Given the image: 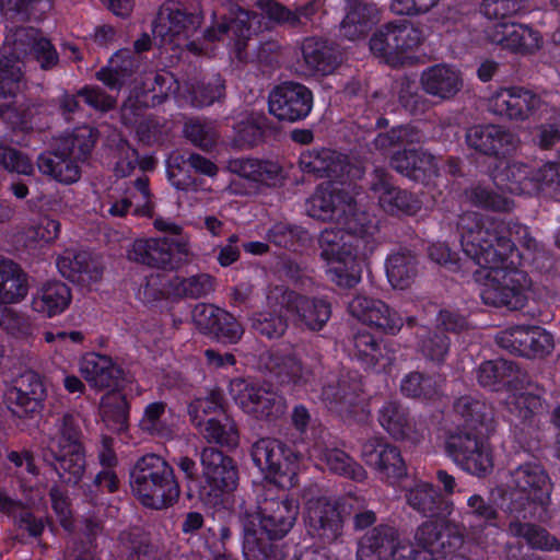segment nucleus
<instances>
[{"mask_svg":"<svg viewBox=\"0 0 560 560\" xmlns=\"http://www.w3.org/2000/svg\"><path fill=\"white\" fill-rule=\"evenodd\" d=\"M408 547H400L399 533L390 525L380 524L358 541V560H400Z\"/></svg>","mask_w":560,"mask_h":560,"instance_id":"obj_22","label":"nucleus"},{"mask_svg":"<svg viewBox=\"0 0 560 560\" xmlns=\"http://www.w3.org/2000/svg\"><path fill=\"white\" fill-rule=\"evenodd\" d=\"M202 476L197 497L201 504L214 512L228 508L238 487L240 471L233 457L215 447H205L200 454Z\"/></svg>","mask_w":560,"mask_h":560,"instance_id":"obj_7","label":"nucleus"},{"mask_svg":"<svg viewBox=\"0 0 560 560\" xmlns=\"http://www.w3.org/2000/svg\"><path fill=\"white\" fill-rule=\"evenodd\" d=\"M314 95L306 85L285 81L273 86L268 95L269 113L280 121L304 120L312 112Z\"/></svg>","mask_w":560,"mask_h":560,"instance_id":"obj_11","label":"nucleus"},{"mask_svg":"<svg viewBox=\"0 0 560 560\" xmlns=\"http://www.w3.org/2000/svg\"><path fill=\"white\" fill-rule=\"evenodd\" d=\"M460 244L467 257L478 266L490 269L480 293L485 304L511 311L526 305L529 289L527 276L518 269L501 268L515 247L504 235L502 223L493 221L488 226L476 223V229L462 234Z\"/></svg>","mask_w":560,"mask_h":560,"instance_id":"obj_1","label":"nucleus"},{"mask_svg":"<svg viewBox=\"0 0 560 560\" xmlns=\"http://www.w3.org/2000/svg\"><path fill=\"white\" fill-rule=\"evenodd\" d=\"M279 135L280 128L277 122L265 114H252L234 125L232 143L238 149H252L276 140Z\"/></svg>","mask_w":560,"mask_h":560,"instance_id":"obj_35","label":"nucleus"},{"mask_svg":"<svg viewBox=\"0 0 560 560\" xmlns=\"http://www.w3.org/2000/svg\"><path fill=\"white\" fill-rule=\"evenodd\" d=\"M229 168L240 177L269 187L280 185L283 179V170L281 165L271 160L238 158L230 161Z\"/></svg>","mask_w":560,"mask_h":560,"instance_id":"obj_40","label":"nucleus"},{"mask_svg":"<svg viewBox=\"0 0 560 560\" xmlns=\"http://www.w3.org/2000/svg\"><path fill=\"white\" fill-rule=\"evenodd\" d=\"M54 0H0V14L16 22H40L52 9Z\"/></svg>","mask_w":560,"mask_h":560,"instance_id":"obj_54","label":"nucleus"},{"mask_svg":"<svg viewBox=\"0 0 560 560\" xmlns=\"http://www.w3.org/2000/svg\"><path fill=\"white\" fill-rule=\"evenodd\" d=\"M45 398L46 387L40 375L34 371L21 374L9 393L12 413L32 420L40 418Z\"/></svg>","mask_w":560,"mask_h":560,"instance_id":"obj_21","label":"nucleus"},{"mask_svg":"<svg viewBox=\"0 0 560 560\" xmlns=\"http://www.w3.org/2000/svg\"><path fill=\"white\" fill-rule=\"evenodd\" d=\"M0 513L7 515L19 529L32 538H39L45 529L42 517L35 516L30 506L20 499H13L0 491Z\"/></svg>","mask_w":560,"mask_h":560,"instance_id":"obj_44","label":"nucleus"},{"mask_svg":"<svg viewBox=\"0 0 560 560\" xmlns=\"http://www.w3.org/2000/svg\"><path fill=\"white\" fill-rule=\"evenodd\" d=\"M25 62L21 61L8 33L0 48V98H11L0 106V117L13 131L30 132L40 127V115L45 105L38 100L19 96L24 78Z\"/></svg>","mask_w":560,"mask_h":560,"instance_id":"obj_4","label":"nucleus"},{"mask_svg":"<svg viewBox=\"0 0 560 560\" xmlns=\"http://www.w3.org/2000/svg\"><path fill=\"white\" fill-rule=\"evenodd\" d=\"M349 313L370 326L388 335H396L402 327L399 314L377 299L362 294L355 295L348 304Z\"/></svg>","mask_w":560,"mask_h":560,"instance_id":"obj_28","label":"nucleus"},{"mask_svg":"<svg viewBox=\"0 0 560 560\" xmlns=\"http://www.w3.org/2000/svg\"><path fill=\"white\" fill-rule=\"evenodd\" d=\"M378 422L394 439L408 438L415 428L409 409L396 400L386 401L378 411Z\"/></svg>","mask_w":560,"mask_h":560,"instance_id":"obj_49","label":"nucleus"},{"mask_svg":"<svg viewBox=\"0 0 560 560\" xmlns=\"http://www.w3.org/2000/svg\"><path fill=\"white\" fill-rule=\"evenodd\" d=\"M494 182L512 194H533V167L517 161L509 162L502 170L494 173Z\"/></svg>","mask_w":560,"mask_h":560,"instance_id":"obj_55","label":"nucleus"},{"mask_svg":"<svg viewBox=\"0 0 560 560\" xmlns=\"http://www.w3.org/2000/svg\"><path fill=\"white\" fill-rule=\"evenodd\" d=\"M203 36L210 43H225L230 51L242 60L252 36L250 12L233 3L221 4L212 11L211 24Z\"/></svg>","mask_w":560,"mask_h":560,"instance_id":"obj_9","label":"nucleus"},{"mask_svg":"<svg viewBox=\"0 0 560 560\" xmlns=\"http://www.w3.org/2000/svg\"><path fill=\"white\" fill-rule=\"evenodd\" d=\"M166 409L167 404L162 400L148 404L140 419V429L154 438L171 439L174 431L165 419Z\"/></svg>","mask_w":560,"mask_h":560,"instance_id":"obj_64","label":"nucleus"},{"mask_svg":"<svg viewBox=\"0 0 560 560\" xmlns=\"http://www.w3.org/2000/svg\"><path fill=\"white\" fill-rule=\"evenodd\" d=\"M43 462L69 486L82 479L85 467V447L80 419L65 413L56 423V432L42 450Z\"/></svg>","mask_w":560,"mask_h":560,"instance_id":"obj_6","label":"nucleus"},{"mask_svg":"<svg viewBox=\"0 0 560 560\" xmlns=\"http://www.w3.org/2000/svg\"><path fill=\"white\" fill-rule=\"evenodd\" d=\"M266 240L277 247L296 253L306 247L311 236L308 231L301 225L276 222L267 231Z\"/></svg>","mask_w":560,"mask_h":560,"instance_id":"obj_57","label":"nucleus"},{"mask_svg":"<svg viewBox=\"0 0 560 560\" xmlns=\"http://www.w3.org/2000/svg\"><path fill=\"white\" fill-rule=\"evenodd\" d=\"M500 347L524 357H544L553 349L552 336L540 327L516 326L497 336Z\"/></svg>","mask_w":560,"mask_h":560,"instance_id":"obj_23","label":"nucleus"},{"mask_svg":"<svg viewBox=\"0 0 560 560\" xmlns=\"http://www.w3.org/2000/svg\"><path fill=\"white\" fill-rule=\"evenodd\" d=\"M406 499L412 510L428 518H446L453 510L440 488L428 481H416L407 490Z\"/></svg>","mask_w":560,"mask_h":560,"instance_id":"obj_32","label":"nucleus"},{"mask_svg":"<svg viewBox=\"0 0 560 560\" xmlns=\"http://www.w3.org/2000/svg\"><path fill=\"white\" fill-rule=\"evenodd\" d=\"M79 370L91 388L96 390L118 388L124 381L122 368L107 354L86 352L79 361Z\"/></svg>","mask_w":560,"mask_h":560,"instance_id":"obj_25","label":"nucleus"},{"mask_svg":"<svg viewBox=\"0 0 560 560\" xmlns=\"http://www.w3.org/2000/svg\"><path fill=\"white\" fill-rule=\"evenodd\" d=\"M279 304L287 312L295 314L299 320L310 330H322L331 317V303L324 298H310L290 289L276 290ZM273 295L269 296L271 301Z\"/></svg>","mask_w":560,"mask_h":560,"instance_id":"obj_16","label":"nucleus"},{"mask_svg":"<svg viewBox=\"0 0 560 560\" xmlns=\"http://www.w3.org/2000/svg\"><path fill=\"white\" fill-rule=\"evenodd\" d=\"M363 384L358 372L329 373L322 387V400L330 410L348 413L360 402Z\"/></svg>","mask_w":560,"mask_h":560,"instance_id":"obj_18","label":"nucleus"},{"mask_svg":"<svg viewBox=\"0 0 560 560\" xmlns=\"http://www.w3.org/2000/svg\"><path fill=\"white\" fill-rule=\"evenodd\" d=\"M317 456L331 474L355 482H362L368 477L363 466L340 448L324 447L318 450Z\"/></svg>","mask_w":560,"mask_h":560,"instance_id":"obj_51","label":"nucleus"},{"mask_svg":"<svg viewBox=\"0 0 560 560\" xmlns=\"http://www.w3.org/2000/svg\"><path fill=\"white\" fill-rule=\"evenodd\" d=\"M557 109L542 95L522 85H515V122L555 117Z\"/></svg>","mask_w":560,"mask_h":560,"instance_id":"obj_45","label":"nucleus"},{"mask_svg":"<svg viewBox=\"0 0 560 560\" xmlns=\"http://www.w3.org/2000/svg\"><path fill=\"white\" fill-rule=\"evenodd\" d=\"M377 8L374 3L354 1L340 25V33L349 40L364 37L377 22Z\"/></svg>","mask_w":560,"mask_h":560,"instance_id":"obj_48","label":"nucleus"},{"mask_svg":"<svg viewBox=\"0 0 560 560\" xmlns=\"http://www.w3.org/2000/svg\"><path fill=\"white\" fill-rule=\"evenodd\" d=\"M300 458L301 453L294 445H289L276 439L272 462H275V479L277 487L290 488L295 485Z\"/></svg>","mask_w":560,"mask_h":560,"instance_id":"obj_50","label":"nucleus"},{"mask_svg":"<svg viewBox=\"0 0 560 560\" xmlns=\"http://www.w3.org/2000/svg\"><path fill=\"white\" fill-rule=\"evenodd\" d=\"M208 443L233 450L238 445L237 425L228 412L219 413L218 418L208 419L205 424L196 428Z\"/></svg>","mask_w":560,"mask_h":560,"instance_id":"obj_53","label":"nucleus"},{"mask_svg":"<svg viewBox=\"0 0 560 560\" xmlns=\"http://www.w3.org/2000/svg\"><path fill=\"white\" fill-rule=\"evenodd\" d=\"M60 275L72 282H96L103 267L88 250L66 249L56 261Z\"/></svg>","mask_w":560,"mask_h":560,"instance_id":"obj_38","label":"nucleus"},{"mask_svg":"<svg viewBox=\"0 0 560 560\" xmlns=\"http://www.w3.org/2000/svg\"><path fill=\"white\" fill-rule=\"evenodd\" d=\"M465 140L470 149L494 158L515 152L521 142L520 138L509 128L494 124L470 127L466 132Z\"/></svg>","mask_w":560,"mask_h":560,"instance_id":"obj_20","label":"nucleus"},{"mask_svg":"<svg viewBox=\"0 0 560 560\" xmlns=\"http://www.w3.org/2000/svg\"><path fill=\"white\" fill-rule=\"evenodd\" d=\"M351 342V357L365 371L386 372L395 361L394 352L387 348L383 339L368 330H358Z\"/></svg>","mask_w":560,"mask_h":560,"instance_id":"obj_29","label":"nucleus"},{"mask_svg":"<svg viewBox=\"0 0 560 560\" xmlns=\"http://www.w3.org/2000/svg\"><path fill=\"white\" fill-rule=\"evenodd\" d=\"M422 31L406 20L392 21L380 28L370 38V50L387 65H404L408 51L416 49L422 42Z\"/></svg>","mask_w":560,"mask_h":560,"instance_id":"obj_10","label":"nucleus"},{"mask_svg":"<svg viewBox=\"0 0 560 560\" xmlns=\"http://www.w3.org/2000/svg\"><path fill=\"white\" fill-rule=\"evenodd\" d=\"M265 368L281 386H301L307 382L310 375L291 347L270 349Z\"/></svg>","mask_w":560,"mask_h":560,"instance_id":"obj_33","label":"nucleus"},{"mask_svg":"<svg viewBox=\"0 0 560 560\" xmlns=\"http://www.w3.org/2000/svg\"><path fill=\"white\" fill-rule=\"evenodd\" d=\"M130 401L125 394L110 392L102 399L103 420L112 431L121 433L128 429Z\"/></svg>","mask_w":560,"mask_h":560,"instance_id":"obj_63","label":"nucleus"},{"mask_svg":"<svg viewBox=\"0 0 560 560\" xmlns=\"http://www.w3.org/2000/svg\"><path fill=\"white\" fill-rule=\"evenodd\" d=\"M386 276L396 289H406L418 273V259L410 250H400L389 255L385 262Z\"/></svg>","mask_w":560,"mask_h":560,"instance_id":"obj_56","label":"nucleus"},{"mask_svg":"<svg viewBox=\"0 0 560 560\" xmlns=\"http://www.w3.org/2000/svg\"><path fill=\"white\" fill-rule=\"evenodd\" d=\"M487 440L474 438L457 440V462H460L464 470L481 476L492 469V455Z\"/></svg>","mask_w":560,"mask_h":560,"instance_id":"obj_42","label":"nucleus"},{"mask_svg":"<svg viewBox=\"0 0 560 560\" xmlns=\"http://www.w3.org/2000/svg\"><path fill=\"white\" fill-rule=\"evenodd\" d=\"M364 463L373 468L382 480L394 485L408 474L407 465L398 446L382 439H371L362 445Z\"/></svg>","mask_w":560,"mask_h":560,"instance_id":"obj_19","label":"nucleus"},{"mask_svg":"<svg viewBox=\"0 0 560 560\" xmlns=\"http://www.w3.org/2000/svg\"><path fill=\"white\" fill-rule=\"evenodd\" d=\"M389 164L397 173L428 188L438 189L443 182L434 155L422 149L397 150L390 156Z\"/></svg>","mask_w":560,"mask_h":560,"instance_id":"obj_15","label":"nucleus"},{"mask_svg":"<svg viewBox=\"0 0 560 560\" xmlns=\"http://www.w3.org/2000/svg\"><path fill=\"white\" fill-rule=\"evenodd\" d=\"M187 412L195 428L201 427L208 419L218 418L221 412H228L223 390L215 387L205 395L195 396L188 404Z\"/></svg>","mask_w":560,"mask_h":560,"instance_id":"obj_52","label":"nucleus"},{"mask_svg":"<svg viewBox=\"0 0 560 560\" xmlns=\"http://www.w3.org/2000/svg\"><path fill=\"white\" fill-rule=\"evenodd\" d=\"M487 37L491 43L522 55L535 54L542 43L537 31L522 24L498 23L487 31Z\"/></svg>","mask_w":560,"mask_h":560,"instance_id":"obj_30","label":"nucleus"},{"mask_svg":"<svg viewBox=\"0 0 560 560\" xmlns=\"http://www.w3.org/2000/svg\"><path fill=\"white\" fill-rule=\"evenodd\" d=\"M421 85L425 93L441 98L455 95V71L445 65H434L421 74Z\"/></svg>","mask_w":560,"mask_h":560,"instance_id":"obj_62","label":"nucleus"},{"mask_svg":"<svg viewBox=\"0 0 560 560\" xmlns=\"http://www.w3.org/2000/svg\"><path fill=\"white\" fill-rule=\"evenodd\" d=\"M306 527L311 536L324 544L335 541L342 534V518L338 509L329 503H316L310 506Z\"/></svg>","mask_w":560,"mask_h":560,"instance_id":"obj_39","label":"nucleus"},{"mask_svg":"<svg viewBox=\"0 0 560 560\" xmlns=\"http://www.w3.org/2000/svg\"><path fill=\"white\" fill-rule=\"evenodd\" d=\"M371 228L372 221L363 212L346 218L343 228L336 225L320 232L318 243L328 265L327 278L340 289H352L361 281L358 237L370 234Z\"/></svg>","mask_w":560,"mask_h":560,"instance_id":"obj_3","label":"nucleus"},{"mask_svg":"<svg viewBox=\"0 0 560 560\" xmlns=\"http://www.w3.org/2000/svg\"><path fill=\"white\" fill-rule=\"evenodd\" d=\"M130 488L142 506L155 511L174 506L180 497L174 468L153 453L141 456L131 467Z\"/></svg>","mask_w":560,"mask_h":560,"instance_id":"obj_5","label":"nucleus"},{"mask_svg":"<svg viewBox=\"0 0 560 560\" xmlns=\"http://www.w3.org/2000/svg\"><path fill=\"white\" fill-rule=\"evenodd\" d=\"M187 242L171 237L136 240L129 257L137 262L162 270H175L186 259Z\"/></svg>","mask_w":560,"mask_h":560,"instance_id":"obj_12","label":"nucleus"},{"mask_svg":"<svg viewBox=\"0 0 560 560\" xmlns=\"http://www.w3.org/2000/svg\"><path fill=\"white\" fill-rule=\"evenodd\" d=\"M353 197L332 184H320L306 201L307 214L320 221L338 220L351 209Z\"/></svg>","mask_w":560,"mask_h":560,"instance_id":"obj_31","label":"nucleus"},{"mask_svg":"<svg viewBox=\"0 0 560 560\" xmlns=\"http://www.w3.org/2000/svg\"><path fill=\"white\" fill-rule=\"evenodd\" d=\"M509 486L520 492L526 500L545 506L550 501L551 480L537 463H525L510 472Z\"/></svg>","mask_w":560,"mask_h":560,"instance_id":"obj_26","label":"nucleus"},{"mask_svg":"<svg viewBox=\"0 0 560 560\" xmlns=\"http://www.w3.org/2000/svg\"><path fill=\"white\" fill-rule=\"evenodd\" d=\"M229 392L235 404L257 420L276 423L285 415V398L250 377H233Z\"/></svg>","mask_w":560,"mask_h":560,"instance_id":"obj_8","label":"nucleus"},{"mask_svg":"<svg viewBox=\"0 0 560 560\" xmlns=\"http://www.w3.org/2000/svg\"><path fill=\"white\" fill-rule=\"evenodd\" d=\"M28 293V276L10 258L0 256L1 303H19Z\"/></svg>","mask_w":560,"mask_h":560,"instance_id":"obj_46","label":"nucleus"},{"mask_svg":"<svg viewBox=\"0 0 560 560\" xmlns=\"http://www.w3.org/2000/svg\"><path fill=\"white\" fill-rule=\"evenodd\" d=\"M302 56L308 69L322 75L331 74L342 62V52L335 40L308 36L301 46Z\"/></svg>","mask_w":560,"mask_h":560,"instance_id":"obj_34","label":"nucleus"},{"mask_svg":"<svg viewBox=\"0 0 560 560\" xmlns=\"http://www.w3.org/2000/svg\"><path fill=\"white\" fill-rule=\"evenodd\" d=\"M8 35L21 61L28 57L43 71H51L58 67L60 58L55 45L49 38L42 36L38 30L19 26L10 30Z\"/></svg>","mask_w":560,"mask_h":560,"instance_id":"obj_17","label":"nucleus"},{"mask_svg":"<svg viewBox=\"0 0 560 560\" xmlns=\"http://www.w3.org/2000/svg\"><path fill=\"white\" fill-rule=\"evenodd\" d=\"M135 60L126 51H116L105 66L95 72V79L109 91L119 92L135 74Z\"/></svg>","mask_w":560,"mask_h":560,"instance_id":"obj_47","label":"nucleus"},{"mask_svg":"<svg viewBox=\"0 0 560 560\" xmlns=\"http://www.w3.org/2000/svg\"><path fill=\"white\" fill-rule=\"evenodd\" d=\"M72 301L71 289L60 280L40 283L32 293L31 307L44 318H52L65 313Z\"/></svg>","mask_w":560,"mask_h":560,"instance_id":"obj_36","label":"nucleus"},{"mask_svg":"<svg viewBox=\"0 0 560 560\" xmlns=\"http://www.w3.org/2000/svg\"><path fill=\"white\" fill-rule=\"evenodd\" d=\"M100 131L97 128L90 125H81L61 136L57 140L56 145L81 165L91 158Z\"/></svg>","mask_w":560,"mask_h":560,"instance_id":"obj_43","label":"nucleus"},{"mask_svg":"<svg viewBox=\"0 0 560 560\" xmlns=\"http://www.w3.org/2000/svg\"><path fill=\"white\" fill-rule=\"evenodd\" d=\"M536 390L537 393L511 394L505 401L510 415L525 423L532 422L535 416L542 413L547 409V405L541 398L545 390L538 386H536Z\"/></svg>","mask_w":560,"mask_h":560,"instance_id":"obj_59","label":"nucleus"},{"mask_svg":"<svg viewBox=\"0 0 560 560\" xmlns=\"http://www.w3.org/2000/svg\"><path fill=\"white\" fill-rule=\"evenodd\" d=\"M191 318L202 335L223 345L237 343L244 334L233 314L213 304L198 303L191 311Z\"/></svg>","mask_w":560,"mask_h":560,"instance_id":"obj_14","label":"nucleus"},{"mask_svg":"<svg viewBox=\"0 0 560 560\" xmlns=\"http://www.w3.org/2000/svg\"><path fill=\"white\" fill-rule=\"evenodd\" d=\"M299 165L303 173L315 178L339 179L347 164L343 156L329 148H312L301 152Z\"/></svg>","mask_w":560,"mask_h":560,"instance_id":"obj_37","label":"nucleus"},{"mask_svg":"<svg viewBox=\"0 0 560 560\" xmlns=\"http://www.w3.org/2000/svg\"><path fill=\"white\" fill-rule=\"evenodd\" d=\"M400 393L406 397L431 401L442 395V387L439 377L412 371L402 377Z\"/></svg>","mask_w":560,"mask_h":560,"instance_id":"obj_60","label":"nucleus"},{"mask_svg":"<svg viewBox=\"0 0 560 560\" xmlns=\"http://www.w3.org/2000/svg\"><path fill=\"white\" fill-rule=\"evenodd\" d=\"M200 24L197 14L188 11L182 3L165 1L158 10L152 22V31L164 42H173L175 37L188 36Z\"/></svg>","mask_w":560,"mask_h":560,"instance_id":"obj_27","label":"nucleus"},{"mask_svg":"<svg viewBox=\"0 0 560 560\" xmlns=\"http://www.w3.org/2000/svg\"><path fill=\"white\" fill-rule=\"evenodd\" d=\"M508 532L513 537L523 538L532 549L541 551L560 550L559 539L539 525L513 521L509 524Z\"/></svg>","mask_w":560,"mask_h":560,"instance_id":"obj_58","label":"nucleus"},{"mask_svg":"<svg viewBox=\"0 0 560 560\" xmlns=\"http://www.w3.org/2000/svg\"><path fill=\"white\" fill-rule=\"evenodd\" d=\"M270 485L258 493V511H246L241 518L245 560H284L282 549L272 541L291 532L300 513V501L289 488Z\"/></svg>","mask_w":560,"mask_h":560,"instance_id":"obj_2","label":"nucleus"},{"mask_svg":"<svg viewBox=\"0 0 560 560\" xmlns=\"http://www.w3.org/2000/svg\"><path fill=\"white\" fill-rule=\"evenodd\" d=\"M37 167L43 175L49 176L62 185L77 183L82 175L81 165L56 145L42 152L37 158Z\"/></svg>","mask_w":560,"mask_h":560,"instance_id":"obj_41","label":"nucleus"},{"mask_svg":"<svg viewBox=\"0 0 560 560\" xmlns=\"http://www.w3.org/2000/svg\"><path fill=\"white\" fill-rule=\"evenodd\" d=\"M457 413L460 419L457 440L488 439L495 431L493 409L482 400L462 397L457 400Z\"/></svg>","mask_w":560,"mask_h":560,"instance_id":"obj_24","label":"nucleus"},{"mask_svg":"<svg viewBox=\"0 0 560 560\" xmlns=\"http://www.w3.org/2000/svg\"><path fill=\"white\" fill-rule=\"evenodd\" d=\"M450 521L446 518H430L423 522L416 532L415 539L421 551H429L433 556L445 549V532L447 530V542L451 546V537L454 536L450 529Z\"/></svg>","mask_w":560,"mask_h":560,"instance_id":"obj_61","label":"nucleus"},{"mask_svg":"<svg viewBox=\"0 0 560 560\" xmlns=\"http://www.w3.org/2000/svg\"><path fill=\"white\" fill-rule=\"evenodd\" d=\"M370 190L384 212L396 217H413L422 208L421 200L412 192L394 184L393 176L376 167L371 174Z\"/></svg>","mask_w":560,"mask_h":560,"instance_id":"obj_13","label":"nucleus"}]
</instances>
